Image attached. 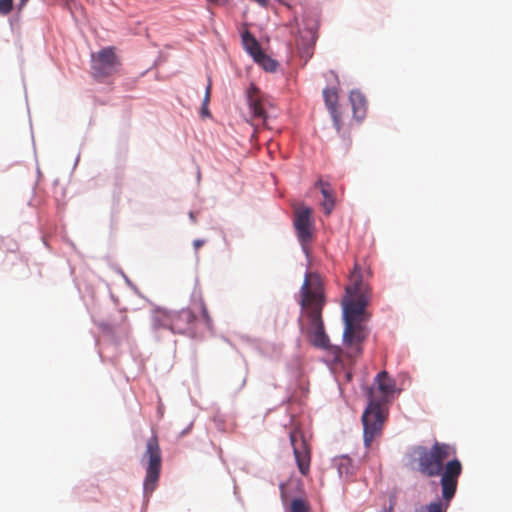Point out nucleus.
I'll return each instance as SVG.
<instances>
[{
    "label": "nucleus",
    "instance_id": "29",
    "mask_svg": "<svg viewBox=\"0 0 512 512\" xmlns=\"http://www.w3.org/2000/svg\"><path fill=\"white\" fill-rule=\"evenodd\" d=\"M27 0H20V8L26 4Z\"/></svg>",
    "mask_w": 512,
    "mask_h": 512
},
{
    "label": "nucleus",
    "instance_id": "8",
    "mask_svg": "<svg viewBox=\"0 0 512 512\" xmlns=\"http://www.w3.org/2000/svg\"><path fill=\"white\" fill-rule=\"evenodd\" d=\"M267 99L263 93L254 85H251L247 90V104L249 108L250 121L252 125L258 127L259 125L266 126L267 114L266 104Z\"/></svg>",
    "mask_w": 512,
    "mask_h": 512
},
{
    "label": "nucleus",
    "instance_id": "10",
    "mask_svg": "<svg viewBox=\"0 0 512 512\" xmlns=\"http://www.w3.org/2000/svg\"><path fill=\"white\" fill-rule=\"evenodd\" d=\"M317 31V21L307 23L306 27L300 31V35L296 40V46L299 55L302 59H304L305 62H307L313 56L314 46L318 38Z\"/></svg>",
    "mask_w": 512,
    "mask_h": 512
},
{
    "label": "nucleus",
    "instance_id": "20",
    "mask_svg": "<svg viewBox=\"0 0 512 512\" xmlns=\"http://www.w3.org/2000/svg\"><path fill=\"white\" fill-rule=\"evenodd\" d=\"M291 512H309L310 506L307 501L301 498H295L291 501L290 504Z\"/></svg>",
    "mask_w": 512,
    "mask_h": 512
},
{
    "label": "nucleus",
    "instance_id": "26",
    "mask_svg": "<svg viewBox=\"0 0 512 512\" xmlns=\"http://www.w3.org/2000/svg\"><path fill=\"white\" fill-rule=\"evenodd\" d=\"M204 243H205V241L201 240V239L194 240L193 247H194L195 251L197 252L204 245Z\"/></svg>",
    "mask_w": 512,
    "mask_h": 512
},
{
    "label": "nucleus",
    "instance_id": "11",
    "mask_svg": "<svg viewBox=\"0 0 512 512\" xmlns=\"http://www.w3.org/2000/svg\"><path fill=\"white\" fill-rule=\"evenodd\" d=\"M290 441L293 447L294 457L299 469V472L303 476H307L310 472L311 454L310 449L298 432H292L290 434Z\"/></svg>",
    "mask_w": 512,
    "mask_h": 512
},
{
    "label": "nucleus",
    "instance_id": "14",
    "mask_svg": "<svg viewBox=\"0 0 512 512\" xmlns=\"http://www.w3.org/2000/svg\"><path fill=\"white\" fill-rule=\"evenodd\" d=\"M349 100L352 105L354 117L357 120H362L367 110V100L365 96L360 91L354 90L351 91Z\"/></svg>",
    "mask_w": 512,
    "mask_h": 512
},
{
    "label": "nucleus",
    "instance_id": "24",
    "mask_svg": "<svg viewBox=\"0 0 512 512\" xmlns=\"http://www.w3.org/2000/svg\"><path fill=\"white\" fill-rule=\"evenodd\" d=\"M209 95H210V85H208L207 89H206V95H205V101H204V106L202 108V114L203 115H209V111L207 109V103L209 101Z\"/></svg>",
    "mask_w": 512,
    "mask_h": 512
},
{
    "label": "nucleus",
    "instance_id": "21",
    "mask_svg": "<svg viewBox=\"0 0 512 512\" xmlns=\"http://www.w3.org/2000/svg\"><path fill=\"white\" fill-rule=\"evenodd\" d=\"M338 470L340 474L350 473V459L347 457H341L338 462Z\"/></svg>",
    "mask_w": 512,
    "mask_h": 512
},
{
    "label": "nucleus",
    "instance_id": "15",
    "mask_svg": "<svg viewBox=\"0 0 512 512\" xmlns=\"http://www.w3.org/2000/svg\"><path fill=\"white\" fill-rule=\"evenodd\" d=\"M152 327L154 330L169 329L172 330V311L157 309L152 315Z\"/></svg>",
    "mask_w": 512,
    "mask_h": 512
},
{
    "label": "nucleus",
    "instance_id": "13",
    "mask_svg": "<svg viewBox=\"0 0 512 512\" xmlns=\"http://www.w3.org/2000/svg\"><path fill=\"white\" fill-rule=\"evenodd\" d=\"M325 104L330 112L336 129L339 131L341 127V117L338 111V94L334 88H327L323 91Z\"/></svg>",
    "mask_w": 512,
    "mask_h": 512
},
{
    "label": "nucleus",
    "instance_id": "7",
    "mask_svg": "<svg viewBox=\"0 0 512 512\" xmlns=\"http://www.w3.org/2000/svg\"><path fill=\"white\" fill-rule=\"evenodd\" d=\"M93 76L102 79L118 72L120 60L115 53L114 47H106L97 53L92 54Z\"/></svg>",
    "mask_w": 512,
    "mask_h": 512
},
{
    "label": "nucleus",
    "instance_id": "6",
    "mask_svg": "<svg viewBox=\"0 0 512 512\" xmlns=\"http://www.w3.org/2000/svg\"><path fill=\"white\" fill-rule=\"evenodd\" d=\"M143 461H146V476L143 484L144 491L146 494H151L157 486L162 465L161 449L158 437L155 434L152 435L146 443Z\"/></svg>",
    "mask_w": 512,
    "mask_h": 512
},
{
    "label": "nucleus",
    "instance_id": "16",
    "mask_svg": "<svg viewBox=\"0 0 512 512\" xmlns=\"http://www.w3.org/2000/svg\"><path fill=\"white\" fill-rule=\"evenodd\" d=\"M242 42L246 51L253 57H258L263 51L256 38L248 31L242 34Z\"/></svg>",
    "mask_w": 512,
    "mask_h": 512
},
{
    "label": "nucleus",
    "instance_id": "5",
    "mask_svg": "<svg viewBox=\"0 0 512 512\" xmlns=\"http://www.w3.org/2000/svg\"><path fill=\"white\" fill-rule=\"evenodd\" d=\"M461 473L462 464L458 459L447 461L446 470L440 480L442 498L420 506L415 512H447L451 500L456 494L458 478Z\"/></svg>",
    "mask_w": 512,
    "mask_h": 512
},
{
    "label": "nucleus",
    "instance_id": "25",
    "mask_svg": "<svg viewBox=\"0 0 512 512\" xmlns=\"http://www.w3.org/2000/svg\"><path fill=\"white\" fill-rule=\"evenodd\" d=\"M395 506V498L391 497L389 507L384 508L380 512H393Z\"/></svg>",
    "mask_w": 512,
    "mask_h": 512
},
{
    "label": "nucleus",
    "instance_id": "1",
    "mask_svg": "<svg viewBox=\"0 0 512 512\" xmlns=\"http://www.w3.org/2000/svg\"><path fill=\"white\" fill-rule=\"evenodd\" d=\"M370 287L364 279L361 267L356 263L348 278L343 308V345L345 353L351 360L357 359L363 352L362 344L368 337L366 322L369 314L366 308L370 302Z\"/></svg>",
    "mask_w": 512,
    "mask_h": 512
},
{
    "label": "nucleus",
    "instance_id": "19",
    "mask_svg": "<svg viewBox=\"0 0 512 512\" xmlns=\"http://www.w3.org/2000/svg\"><path fill=\"white\" fill-rule=\"evenodd\" d=\"M65 5L75 19L85 18L84 8L76 0H66Z\"/></svg>",
    "mask_w": 512,
    "mask_h": 512
},
{
    "label": "nucleus",
    "instance_id": "4",
    "mask_svg": "<svg viewBox=\"0 0 512 512\" xmlns=\"http://www.w3.org/2000/svg\"><path fill=\"white\" fill-rule=\"evenodd\" d=\"M412 455L420 474L429 478L442 477L447 465L445 461L455 456L456 450L450 444L436 441L431 448L422 445L414 447Z\"/></svg>",
    "mask_w": 512,
    "mask_h": 512
},
{
    "label": "nucleus",
    "instance_id": "17",
    "mask_svg": "<svg viewBox=\"0 0 512 512\" xmlns=\"http://www.w3.org/2000/svg\"><path fill=\"white\" fill-rule=\"evenodd\" d=\"M316 185L320 187L321 193L324 197V202L322 203V205L325 210V213L329 215L334 208V195L330 188V185L321 180H319L316 183Z\"/></svg>",
    "mask_w": 512,
    "mask_h": 512
},
{
    "label": "nucleus",
    "instance_id": "28",
    "mask_svg": "<svg viewBox=\"0 0 512 512\" xmlns=\"http://www.w3.org/2000/svg\"><path fill=\"white\" fill-rule=\"evenodd\" d=\"M189 217H190V219L192 220V222H196V215H195V213H194V212H190V213H189Z\"/></svg>",
    "mask_w": 512,
    "mask_h": 512
},
{
    "label": "nucleus",
    "instance_id": "9",
    "mask_svg": "<svg viewBox=\"0 0 512 512\" xmlns=\"http://www.w3.org/2000/svg\"><path fill=\"white\" fill-rule=\"evenodd\" d=\"M294 228L298 240L303 248H305L312 241L314 234V219L311 208L300 206L295 210Z\"/></svg>",
    "mask_w": 512,
    "mask_h": 512
},
{
    "label": "nucleus",
    "instance_id": "2",
    "mask_svg": "<svg viewBox=\"0 0 512 512\" xmlns=\"http://www.w3.org/2000/svg\"><path fill=\"white\" fill-rule=\"evenodd\" d=\"M325 302L324 288L320 277L317 274L307 273L300 289L299 325L309 338L310 343L320 349H328L330 346L322 318Z\"/></svg>",
    "mask_w": 512,
    "mask_h": 512
},
{
    "label": "nucleus",
    "instance_id": "18",
    "mask_svg": "<svg viewBox=\"0 0 512 512\" xmlns=\"http://www.w3.org/2000/svg\"><path fill=\"white\" fill-rule=\"evenodd\" d=\"M255 62L263 67L265 71L273 72L277 68V62L262 52L258 57L254 58Z\"/></svg>",
    "mask_w": 512,
    "mask_h": 512
},
{
    "label": "nucleus",
    "instance_id": "27",
    "mask_svg": "<svg viewBox=\"0 0 512 512\" xmlns=\"http://www.w3.org/2000/svg\"><path fill=\"white\" fill-rule=\"evenodd\" d=\"M254 1L257 2L258 4H260L263 7H266L268 5L267 0H254Z\"/></svg>",
    "mask_w": 512,
    "mask_h": 512
},
{
    "label": "nucleus",
    "instance_id": "22",
    "mask_svg": "<svg viewBox=\"0 0 512 512\" xmlns=\"http://www.w3.org/2000/svg\"><path fill=\"white\" fill-rule=\"evenodd\" d=\"M13 9V0H0V14L7 15Z\"/></svg>",
    "mask_w": 512,
    "mask_h": 512
},
{
    "label": "nucleus",
    "instance_id": "3",
    "mask_svg": "<svg viewBox=\"0 0 512 512\" xmlns=\"http://www.w3.org/2000/svg\"><path fill=\"white\" fill-rule=\"evenodd\" d=\"M395 381L386 371L377 374L374 385L368 389V405L361 420L363 424V440L366 448L381 437L384 423L388 416L385 404L395 392Z\"/></svg>",
    "mask_w": 512,
    "mask_h": 512
},
{
    "label": "nucleus",
    "instance_id": "12",
    "mask_svg": "<svg viewBox=\"0 0 512 512\" xmlns=\"http://www.w3.org/2000/svg\"><path fill=\"white\" fill-rule=\"evenodd\" d=\"M196 316L192 310L186 308L180 311H172V330L173 333H189L194 329Z\"/></svg>",
    "mask_w": 512,
    "mask_h": 512
},
{
    "label": "nucleus",
    "instance_id": "23",
    "mask_svg": "<svg viewBox=\"0 0 512 512\" xmlns=\"http://www.w3.org/2000/svg\"><path fill=\"white\" fill-rule=\"evenodd\" d=\"M200 307H201V315L205 321V324L208 328H211L212 326V318L208 312V309H207V306L206 304L201 301V304H200Z\"/></svg>",
    "mask_w": 512,
    "mask_h": 512
}]
</instances>
